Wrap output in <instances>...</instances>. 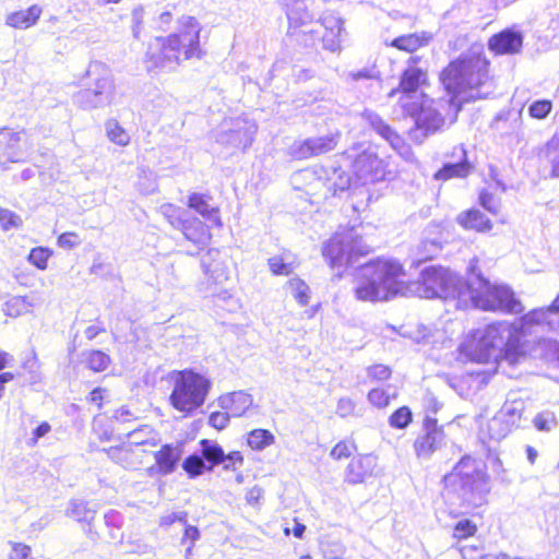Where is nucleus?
<instances>
[{
	"label": "nucleus",
	"instance_id": "obj_55",
	"mask_svg": "<svg viewBox=\"0 0 559 559\" xmlns=\"http://www.w3.org/2000/svg\"><path fill=\"white\" fill-rule=\"evenodd\" d=\"M10 559H33L32 548L24 543H11Z\"/></svg>",
	"mask_w": 559,
	"mask_h": 559
},
{
	"label": "nucleus",
	"instance_id": "obj_44",
	"mask_svg": "<svg viewBox=\"0 0 559 559\" xmlns=\"http://www.w3.org/2000/svg\"><path fill=\"white\" fill-rule=\"evenodd\" d=\"M395 396V394L390 395L383 388H373L367 394L369 403L376 408H385Z\"/></svg>",
	"mask_w": 559,
	"mask_h": 559
},
{
	"label": "nucleus",
	"instance_id": "obj_5",
	"mask_svg": "<svg viewBox=\"0 0 559 559\" xmlns=\"http://www.w3.org/2000/svg\"><path fill=\"white\" fill-rule=\"evenodd\" d=\"M442 483L449 491L460 493L461 506L465 508L476 509L488 501L490 478L486 466H479L471 455H463Z\"/></svg>",
	"mask_w": 559,
	"mask_h": 559
},
{
	"label": "nucleus",
	"instance_id": "obj_64",
	"mask_svg": "<svg viewBox=\"0 0 559 559\" xmlns=\"http://www.w3.org/2000/svg\"><path fill=\"white\" fill-rule=\"evenodd\" d=\"M294 521H295V525H294L292 532L296 538H302L305 531H306V526L302 523H299L297 521V519H295Z\"/></svg>",
	"mask_w": 559,
	"mask_h": 559
},
{
	"label": "nucleus",
	"instance_id": "obj_40",
	"mask_svg": "<svg viewBox=\"0 0 559 559\" xmlns=\"http://www.w3.org/2000/svg\"><path fill=\"white\" fill-rule=\"evenodd\" d=\"M106 133L108 139L119 146H127L130 143V135L116 120L107 122Z\"/></svg>",
	"mask_w": 559,
	"mask_h": 559
},
{
	"label": "nucleus",
	"instance_id": "obj_28",
	"mask_svg": "<svg viewBox=\"0 0 559 559\" xmlns=\"http://www.w3.org/2000/svg\"><path fill=\"white\" fill-rule=\"evenodd\" d=\"M82 364L91 372L102 373L112 365V359L102 349H88L83 354Z\"/></svg>",
	"mask_w": 559,
	"mask_h": 559
},
{
	"label": "nucleus",
	"instance_id": "obj_60",
	"mask_svg": "<svg viewBox=\"0 0 559 559\" xmlns=\"http://www.w3.org/2000/svg\"><path fill=\"white\" fill-rule=\"evenodd\" d=\"M51 431V426L48 421H41L32 433L29 441L31 445H36L38 440Z\"/></svg>",
	"mask_w": 559,
	"mask_h": 559
},
{
	"label": "nucleus",
	"instance_id": "obj_6",
	"mask_svg": "<svg viewBox=\"0 0 559 559\" xmlns=\"http://www.w3.org/2000/svg\"><path fill=\"white\" fill-rule=\"evenodd\" d=\"M420 57H411L407 67L401 72L399 84L389 92V97L397 96V103L405 117L415 120L418 128L425 124V104L428 97L425 93L417 94L421 87L429 86V73L426 69L416 67Z\"/></svg>",
	"mask_w": 559,
	"mask_h": 559
},
{
	"label": "nucleus",
	"instance_id": "obj_50",
	"mask_svg": "<svg viewBox=\"0 0 559 559\" xmlns=\"http://www.w3.org/2000/svg\"><path fill=\"white\" fill-rule=\"evenodd\" d=\"M94 433L100 442L111 441L119 433L109 423V418L104 423H98L94 426Z\"/></svg>",
	"mask_w": 559,
	"mask_h": 559
},
{
	"label": "nucleus",
	"instance_id": "obj_17",
	"mask_svg": "<svg viewBox=\"0 0 559 559\" xmlns=\"http://www.w3.org/2000/svg\"><path fill=\"white\" fill-rule=\"evenodd\" d=\"M181 448L178 444L166 443L154 452V464L147 468V472L157 475L171 474L178 466L181 457Z\"/></svg>",
	"mask_w": 559,
	"mask_h": 559
},
{
	"label": "nucleus",
	"instance_id": "obj_9",
	"mask_svg": "<svg viewBox=\"0 0 559 559\" xmlns=\"http://www.w3.org/2000/svg\"><path fill=\"white\" fill-rule=\"evenodd\" d=\"M504 322H495L481 332L471 333L457 348V359L463 364H489L495 360L493 353L502 338Z\"/></svg>",
	"mask_w": 559,
	"mask_h": 559
},
{
	"label": "nucleus",
	"instance_id": "obj_2",
	"mask_svg": "<svg viewBox=\"0 0 559 559\" xmlns=\"http://www.w3.org/2000/svg\"><path fill=\"white\" fill-rule=\"evenodd\" d=\"M201 25L193 16H182L178 29L167 36H156L148 41L144 61L151 70L175 69L185 61L201 59Z\"/></svg>",
	"mask_w": 559,
	"mask_h": 559
},
{
	"label": "nucleus",
	"instance_id": "obj_48",
	"mask_svg": "<svg viewBox=\"0 0 559 559\" xmlns=\"http://www.w3.org/2000/svg\"><path fill=\"white\" fill-rule=\"evenodd\" d=\"M267 265H269L270 272L273 275H277V276L278 275H289L294 270L293 264L286 263L284 261V258L281 255L271 257L267 260Z\"/></svg>",
	"mask_w": 559,
	"mask_h": 559
},
{
	"label": "nucleus",
	"instance_id": "obj_52",
	"mask_svg": "<svg viewBox=\"0 0 559 559\" xmlns=\"http://www.w3.org/2000/svg\"><path fill=\"white\" fill-rule=\"evenodd\" d=\"M21 224L22 219L17 214L8 209H0V225L3 230L16 228L21 226Z\"/></svg>",
	"mask_w": 559,
	"mask_h": 559
},
{
	"label": "nucleus",
	"instance_id": "obj_39",
	"mask_svg": "<svg viewBox=\"0 0 559 559\" xmlns=\"http://www.w3.org/2000/svg\"><path fill=\"white\" fill-rule=\"evenodd\" d=\"M202 447V455L212 465H218L225 462V453L222 447L218 444H212L209 440L203 439L200 442Z\"/></svg>",
	"mask_w": 559,
	"mask_h": 559
},
{
	"label": "nucleus",
	"instance_id": "obj_1",
	"mask_svg": "<svg viewBox=\"0 0 559 559\" xmlns=\"http://www.w3.org/2000/svg\"><path fill=\"white\" fill-rule=\"evenodd\" d=\"M404 264L394 258L378 257L360 266L355 296L361 301H388L414 293L421 298L453 300L463 280L441 265L425 267L417 280H406Z\"/></svg>",
	"mask_w": 559,
	"mask_h": 559
},
{
	"label": "nucleus",
	"instance_id": "obj_42",
	"mask_svg": "<svg viewBox=\"0 0 559 559\" xmlns=\"http://www.w3.org/2000/svg\"><path fill=\"white\" fill-rule=\"evenodd\" d=\"M110 395L107 388L95 386L86 395V403L96 409L100 411L105 404L109 403Z\"/></svg>",
	"mask_w": 559,
	"mask_h": 559
},
{
	"label": "nucleus",
	"instance_id": "obj_10",
	"mask_svg": "<svg viewBox=\"0 0 559 559\" xmlns=\"http://www.w3.org/2000/svg\"><path fill=\"white\" fill-rule=\"evenodd\" d=\"M183 210L177 205H164V215L168 223L180 230L183 237L200 250L205 249L212 240L211 229L216 226L197 217L183 218Z\"/></svg>",
	"mask_w": 559,
	"mask_h": 559
},
{
	"label": "nucleus",
	"instance_id": "obj_12",
	"mask_svg": "<svg viewBox=\"0 0 559 559\" xmlns=\"http://www.w3.org/2000/svg\"><path fill=\"white\" fill-rule=\"evenodd\" d=\"M444 425L436 417L426 415L421 421V432L413 441V450L417 459L428 460L444 444Z\"/></svg>",
	"mask_w": 559,
	"mask_h": 559
},
{
	"label": "nucleus",
	"instance_id": "obj_18",
	"mask_svg": "<svg viewBox=\"0 0 559 559\" xmlns=\"http://www.w3.org/2000/svg\"><path fill=\"white\" fill-rule=\"evenodd\" d=\"M342 23L335 17H324L317 28H311L314 35V46L321 43L324 49L334 51L340 48Z\"/></svg>",
	"mask_w": 559,
	"mask_h": 559
},
{
	"label": "nucleus",
	"instance_id": "obj_23",
	"mask_svg": "<svg viewBox=\"0 0 559 559\" xmlns=\"http://www.w3.org/2000/svg\"><path fill=\"white\" fill-rule=\"evenodd\" d=\"M432 40V35L428 32H416L409 34H402L390 43H386V47L395 48L399 51L406 53H414L417 50L426 47Z\"/></svg>",
	"mask_w": 559,
	"mask_h": 559
},
{
	"label": "nucleus",
	"instance_id": "obj_27",
	"mask_svg": "<svg viewBox=\"0 0 559 559\" xmlns=\"http://www.w3.org/2000/svg\"><path fill=\"white\" fill-rule=\"evenodd\" d=\"M462 153L461 158L456 163L444 164L439 170L436 171L433 178L440 181H447L452 178H465L472 171V164L467 159V154L464 150H460Z\"/></svg>",
	"mask_w": 559,
	"mask_h": 559
},
{
	"label": "nucleus",
	"instance_id": "obj_46",
	"mask_svg": "<svg viewBox=\"0 0 559 559\" xmlns=\"http://www.w3.org/2000/svg\"><path fill=\"white\" fill-rule=\"evenodd\" d=\"M367 376L372 382H384L392 377V369L384 364H373L367 369Z\"/></svg>",
	"mask_w": 559,
	"mask_h": 559
},
{
	"label": "nucleus",
	"instance_id": "obj_41",
	"mask_svg": "<svg viewBox=\"0 0 559 559\" xmlns=\"http://www.w3.org/2000/svg\"><path fill=\"white\" fill-rule=\"evenodd\" d=\"M52 257V251L46 247H35L33 248L28 255L27 260L31 264H33L38 270H46L48 267V262Z\"/></svg>",
	"mask_w": 559,
	"mask_h": 559
},
{
	"label": "nucleus",
	"instance_id": "obj_11",
	"mask_svg": "<svg viewBox=\"0 0 559 559\" xmlns=\"http://www.w3.org/2000/svg\"><path fill=\"white\" fill-rule=\"evenodd\" d=\"M286 16L288 21L287 35L302 48L314 47V35L311 34V29H305L313 21V14L309 11L306 1L292 0L287 4Z\"/></svg>",
	"mask_w": 559,
	"mask_h": 559
},
{
	"label": "nucleus",
	"instance_id": "obj_45",
	"mask_svg": "<svg viewBox=\"0 0 559 559\" xmlns=\"http://www.w3.org/2000/svg\"><path fill=\"white\" fill-rule=\"evenodd\" d=\"M333 174L336 176V179L330 185L329 190L332 195L336 197L349 190L352 186V177L348 173L340 169H335Z\"/></svg>",
	"mask_w": 559,
	"mask_h": 559
},
{
	"label": "nucleus",
	"instance_id": "obj_16",
	"mask_svg": "<svg viewBox=\"0 0 559 559\" xmlns=\"http://www.w3.org/2000/svg\"><path fill=\"white\" fill-rule=\"evenodd\" d=\"M487 46L493 56L518 55L523 47V34L513 27H507L491 35Z\"/></svg>",
	"mask_w": 559,
	"mask_h": 559
},
{
	"label": "nucleus",
	"instance_id": "obj_35",
	"mask_svg": "<svg viewBox=\"0 0 559 559\" xmlns=\"http://www.w3.org/2000/svg\"><path fill=\"white\" fill-rule=\"evenodd\" d=\"M24 130L14 131L9 128L0 130V143L9 152H17L21 150L24 142Z\"/></svg>",
	"mask_w": 559,
	"mask_h": 559
},
{
	"label": "nucleus",
	"instance_id": "obj_43",
	"mask_svg": "<svg viewBox=\"0 0 559 559\" xmlns=\"http://www.w3.org/2000/svg\"><path fill=\"white\" fill-rule=\"evenodd\" d=\"M182 468L190 478H195L205 471L203 457L192 454L187 456L182 462Z\"/></svg>",
	"mask_w": 559,
	"mask_h": 559
},
{
	"label": "nucleus",
	"instance_id": "obj_8",
	"mask_svg": "<svg viewBox=\"0 0 559 559\" xmlns=\"http://www.w3.org/2000/svg\"><path fill=\"white\" fill-rule=\"evenodd\" d=\"M372 251V247L365 243L354 227L336 230L322 247L325 261L331 269L338 270L340 274Z\"/></svg>",
	"mask_w": 559,
	"mask_h": 559
},
{
	"label": "nucleus",
	"instance_id": "obj_21",
	"mask_svg": "<svg viewBox=\"0 0 559 559\" xmlns=\"http://www.w3.org/2000/svg\"><path fill=\"white\" fill-rule=\"evenodd\" d=\"M212 197L209 193L192 192L188 197V207L200 214L206 222L216 227H222L221 210L211 203Z\"/></svg>",
	"mask_w": 559,
	"mask_h": 559
},
{
	"label": "nucleus",
	"instance_id": "obj_54",
	"mask_svg": "<svg viewBox=\"0 0 559 559\" xmlns=\"http://www.w3.org/2000/svg\"><path fill=\"white\" fill-rule=\"evenodd\" d=\"M57 243L62 249L71 250L81 243V238L75 231H66L59 235Z\"/></svg>",
	"mask_w": 559,
	"mask_h": 559
},
{
	"label": "nucleus",
	"instance_id": "obj_47",
	"mask_svg": "<svg viewBox=\"0 0 559 559\" xmlns=\"http://www.w3.org/2000/svg\"><path fill=\"white\" fill-rule=\"evenodd\" d=\"M552 110V102L549 99H538L528 107V115L537 120L545 119Z\"/></svg>",
	"mask_w": 559,
	"mask_h": 559
},
{
	"label": "nucleus",
	"instance_id": "obj_26",
	"mask_svg": "<svg viewBox=\"0 0 559 559\" xmlns=\"http://www.w3.org/2000/svg\"><path fill=\"white\" fill-rule=\"evenodd\" d=\"M457 223L464 229L476 233H489L493 227L491 221L480 210L475 207L463 211L457 216Z\"/></svg>",
	"mask_w": 559,
	"mask_h": 559
},
{
	"label": "nucleus",
	"instance_id": "obj_13",
	"mask_svg": "<svg viewBox=\"0 0 559 559\" xmlns=\"http://www.w3.org/2000/svg\"><path fill=\"white\" fill-rule=\"evenodd\" d=\"M527 331L520 323L508 325V336L495 361L504 360L514 366L527 359L532 352V345L526 340Z\"/></svg>",
	"mask_w": 559,
	"mask_h": 559
},
{
	"label": "nucleus",
	"instance_id": "obj_59",
	"mask_svg": "<svg viewBox=\"0 0 559 559\" xmlns=\"http://www.w3.org/2000/svg\"><path fill=\"white\" fill-rule=\"evenodd\" d=\"M337 414L341 417H347L355 411V402L352 399L343 397L337 402Z\"/></svg>",
	"mask_w": 559,
	"mask_h": 559
},
{
	"label": "nucleus",
	"instance_id": "obj_15",
	"mask_svg": "<svg viewBox=\"0 0 559 559\" xmlns=\"http://www.w3.org/2000/svg\"><path fill=\"white\" fill-rule=\"evenodd\" d=\"M380 472L378 456L373 453H358L346 465L344 481L349 485L366 484Z\"/></svg>",
	"mask_w": 559,
	"mask_h": 559
},
{
	"label": "nucleus",
	"instance_id": "obj_58",
	"mask_svg": "<svg viewBox=\"0 0 559 559\" xmlns=\"http://www.w3.org/2000/svg\"><path fill=\"white\" fill-rule=\"evenodd\" d=\"M545 359L559 367V342L550 341L545 349Z\"/></svg>",
	"mask_w": 559,
	"mask_h": 559
},
{
	"label": "nucleus",
	"instance_id": "obj_3",
	"mask_svg": "<svg viewBox=\"0 0 559 559\" xmlns=\"http://www.w3.org/2000/svg\"><path fill=\"white\" fill-rule=\"evenodd\" d=\"M490 79V61L481 53L460 55L439 72L438 80L449 96V104L460 111Z\"/></svg>",
	"mask_w": 559,
	"mask_h": 559
},
{
	"label": "nucleus",
	"instance_id": "obj_24",
	"mask_svg": "<svg viewBox=\"0 0 559 559\" xmlns=\"http://www.w3.org/2000/svg\"><path fill=\"white\" fill-rule=\"evenodd\" d=\"M43 15V8L39 4H32L26 9H20L9 13L5 24L14 29H27L35 26Z\"/></svg>",
	"mask_w": 559,
	"mask_h": 559
},
{
	"label": "nucleus",
	"instance_id": "obj_4",
	"mask_svg": "<svg viewBox=\"0 0 559 559\" xmlns=\"http://www.w3.org/2000/svg\"><path fill=\"white\" fill-rule=\"evenodd\" d=\"M469 307L504 314H520L524 310L522 301L516 298L510 286L491 283L473 270L461 284V290L456 295L457 309Z\"/></svg>",
	"mask_w": 559,
	"mask_h": 559
},
{
	"label": "nucleus",
	"instance_id": "obj_53",
	"mask_svg": "<svg viewBox=\"0 0 559 559\" xmlns=\"http://www.w3.org/2000/svg\"><path fill=\"white\" fill-rule=\"evenodd\" d=\"M230 415L226 409L212 412L209 416V424L216 430L225 429L230 420Z\"/></svg>",
	"mask_w": 559,
	"mask_h": 559
},
{
	"label": "nucleus",
	"instance_id": "obj_57",
	"mask_svg": "<svg viewBox=\"0 0 559 559\" xmlns=\"http://www.w3.org/2000/svg\"><path fill=\"white\" fill-rule=\"evenodd\" d=\"M200 538V531L197 526L185 524V531L182 535V544L189 543L188 549H191L194 546L195 540Z\"/></svg>",
	"mask_w": 559,
	"mask_h": 559
},
{
	"label": "nucleus",
	"instance_id": "obj_62",
	"mask_svg": "<svg viewBox=\"0 0 559 559\" xmlns=\"http://www.w3.org/2000/svg\"><path fill=\"white\" fill-rule=\"evenodd\" d=\"M15 379V374L13 372L7 371L0 373V400L4 395L5 384Z\"/></svg>",
	"mask_w": 559,
	"mask_h": 559
},
{
	"label": "nucleus",
	"instance_id": "obj_51",
	"mask_svg": "<svg viewBox=\"0 0 559 559\" xmlns=\"http://www.w3.org/2000/svg\"><path fill=\"white\" fill-rule=\"evenodd\" d=\"M533 424L538 431H549L556 425V417L551 412H542L535 416Z\"/></svg>",
	"mask_w": 559,
	"mask_h": 559
},
{
	"label": "nucleus",
	"instance_id": "obj_34",
	"mask_svg": "<svg viewBox=\"0 0 559 559\" xmlns=\"http://www.w3.org/2000/svg\"><path fill=\"white\" fill-rule=\"evenodd\" d=\"M478 532L477 524L467 518L459 520L452 527V538L456 542H463L475 537Z\"/></svg>",
	"mask_w": 559,
	"mask_h": 559
},
{
	"label": "nucleus",
	"instance_id": "obj_30",
	"mask_svg": "<svg viewBox=\"0 0 559 559\" xmlns=\"http://www.w3.org/2000/svg\"><path fill=\"white\" fill-rule=\"evenodd\" d=\"M358 444L353 438L338 440L330 450V457L335 462L350 461L357 455Z\"/></svg>",
	"mask_w": 559,
	"mask_h": 559
},
{
	"label": "nucleus",
	"instance_id": "obj_29",
	"mask_svg": "<svg viewBox=\"0 0 559 559\" xmlns=\"http://www.w3.org/2000/svg\"><path fill=\"white\" fill-rule=\"evenodd\" d=\"M35 301L28 296H12L5 300L2 311L7 317L19 318L31 313Z\"/></svg>",
	"mask_w": 559,
	"mask_h": 559
},
{
	"label": "nucleus",
	"instance_id": "obj_7",
	"mask_svg": "<svg viewBox=\"0 0 559 559\" xmlns=\"http://www.w3.org/2000/svg\"><path fill=\"white\" fill-rule=\"evenodd\" d=\"M171 392L168 401L179 413L190 415L206 401L212 382L204 374L186 368L174 370L168 374Z\"/></svg>",
	"mask_w": 559,
	"mask_h": 559
},
{
	"label": "nucleus",
	"instance_id": "obj_36",
	"mask_svg": "<svg viewBox=\"0 0 559 559\" xmlns=\"http://www.w3.org/2000/svg\"><path fill=\"white\" fill-rule=\"evenodd\" d=\"M371 128L383 139L390 142L391 145L397 146L402 142L400 134L385 121L379 117H374L370 120Z\"/></svg>",
	"mask_w": 559,
	"mask_h": 559
},
{
	"label": "nucleus",
	"instance_id": "obj_25",
	"mask_svg": "<svg viewBox=\"0 0 559 559\" xmlns=\"http://www.w3.org/2000/svg\"><path fill=\"white\" fill-rule=\"evenodd\" d=\"M252 396L243 391L228 393L219 397V406L231 417H241L252 406Z\"/></svg>",
	"mask_w": 559,
	"mask_h": 559
},
{
	"label": "nucleus",
	"instance_id": "obj_49",
	"mask_svg": "<svg viewBox=\"0 0 559 559\" xmlns=\"http://www.w3.org/2000/svg\"><path fill=\"white\" fill-rule=\"evenodd\" d=\"M134 420L135 417L126 407H120L116 409L112 416L109 418V423L114 426L118 433L120 432L122 425L130 424Z\"/></svg>",
	"mask_w": 559,
	"mask_h": 559
},
{
	"label": "nucleus",
	"instance_id": "obj_61",
	"mask_svg": "<svg viewBox=\"0 0 559 559\" xmlns=\"http://www.w3.org/2000/svg\"><path fill=\"white\" fill-rule=\"evenodd\" d=\"M106 333V328L102 322L97 325L87 326L84 331L85 337L88 341H93L97 335Z\"/></svg>",
	"mask_w": 559,
	"mask_h": 559
},
{
	"label": "nucleus",
	"instance_id": "obj_38",
	"mask_svg": "<svg viewBox=\"0 0 559 559\" xmlns=\"http://www.w3.org/2000/svg\"><path fill=\"white\" fill-rule=\"evenodd\" d=\"M413 421V413L408 406L396 408L389 417V425L395 429H405Z\"/></svg>",
	"mask_w": 559,
	"mask_h": 559
},
{
	"label": "nucleus",
	"instance_id": "obj_32",
	"mask_svg": "<svg viewBox=\"0 0 559 559\" xmlns=\"http://www.w3.org/2000/svg\"><path fill=\"white\" fill-rule=\"evenodd\" d=\"M501 191L498 188H486L479 192V204L491 215L498 216L501 212Z\"/></svg>",
	"mask_w": 559,
	"mask_h": 559
},
{
	"label": "nucleus",
	"instance_id": "obj_31",
	"mask_svg": "<svg viewBox=\"0 0 559 559\" xmlns=\"http://www.w3.org/2000/svg\"><path fill=\"white\" fill-rule=\"evenodd\" d=\"M247 445L253 451H262L275 443V436L269 429H252L246 439Z\"/></svg>",
	"mask_w": 559,
	"mask_h": 559
},
{
	"label": "nucleus",
	"instance_id": "obj_63",
	"mask_svg": "<svg viewBox=\"0 0 559 559\" xmlns=\"http://www.w3.org/2000/svg\"><path fill=\"white\" fill-rule=\"evenodd\" d=\"M261 496H262L261 489L252 488L247 492L246 499H247L248 503L254 504V503H258Z\"/></svg>",
	"mask_w": 559,
	"mask_h": 559
},
{
	"label": "nucleus",
	"instance_id": "obj_56",
	"mask_svg": "<svg viewBox=\"0 0 559 559\" xmlns=\"http://www.w3.org/2000/svg\"><path fill=\"white\" fill-rule=\"evenodd\" d=\"M245 462V457L240 451H231L228 454H225V469L236 471L240 466H242Z\"/></svg>",
	"mask_w": 559,
	"mask_h": 559
},
{
	"label": "nucleus",
	"instance_id": "obj_33",
	"mask_svg": "<svg viewBox=\"0 0 559 559\" xmlns=\"http://www.w3.org/2000/svg\"><path fill=\"white\" fill-rule=\"evenodd\" d=\"M543 156L550 165L552 177H559V136H552L543 147Z\"/></svg>",
	"mask_w": 559,
	"mask_h": 559
},
{
	"label": "nucleus",
	"instance_id": "obj_20",
	"mask_svg": "<svg viewBox=\"0 0 559 559\" xmlns=\"http://www.w3.org/2000/svg\"><path fill=\"white\" fill-rule=\"evenodd\" d=\"M338 133L306 139L296 147L299 158H310L333 151L338 144Z\"/></svg>",
	"mask_w": 559,
	"mask_h": 559
},
{
	"label": "nucleus",
	"instance_id": "obj_22",
	"mask_svg": "<svg viewBox=\"0 0 559 559\" xmlns=\"http://www.w3.org/2000/svg\"><path fill=\"white\" fill-rule=\"evenodd\" d=\"M522 409L513 405L502 406L492 418V425L500 437H506L520 427Z\"/></svg>",
	"mask_w": 559,
	"mask_h": 559
},
{
	"label": "nucleus",
	"instance_id": "obj_37",
	"mask_svg": "<svg viewBox=\"0 0 559 559\" xmlns=\"http://www.w3.org/2000/svg\"><path fill=\"white\" fill-rule=\"evenodd\" d=\"M294 298L301 306H307L310 301V288L301 278L294 277L287 282Z\"/></svg>",
	"mask_w": 559,
	"mask_h": 559
},
{
	"label": "nucleus",
	"instance_id": "obj_19",
	"mask_svg": "<svg viewBox=\"0 0 559 559\" xmlns=\"http://www.w3.org/2000/svg\"><path fill=\"white\" fill-rule=\"evenodd\" d=\"M519 323L527 332L534 328H545L549 331H554L559 328L557 313L549 305L531 309L520 318Z\"/></svg>",
	"mask_w": 559,
	"mask_h": 559
},
{
	"label": "nucleus",
	"instance_id": "obj_14",
	"mask_svg": "<svg viewBox=\"0 0 559 559\" xmlns=\"http://www.w3.org/2000/svg\"><path fill=\"white\" fill-rule=\"evenodd\" d=\"M143 445L156 447L157 442L153 439L129 441L104 449V452L123 468L136 469L144 463L145 451L141 449Z\"/></svg>",
	"mask_w": 559,
	"mask_h": 559
}]
</instances>
